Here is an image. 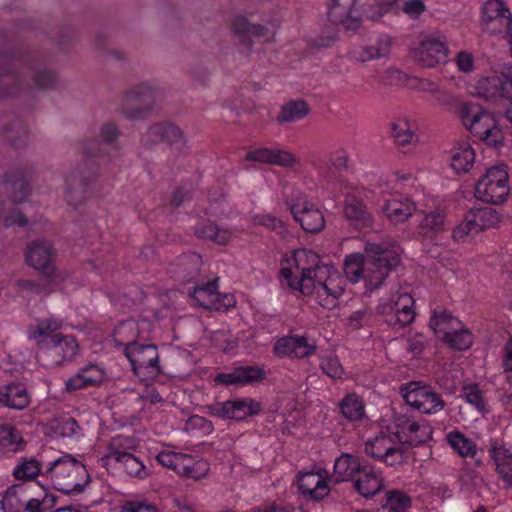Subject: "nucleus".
<instances>
[{"mask_svg": "<svg viewBox=\"0 0 512 512\" xmlns=\"http://www.w3.org/2000/svg\"><path fill=\"white\" fill-rule=\"evenodd\" d=\"M135 375L146 378L160 373L159 354L153 344L130 343L124 349Z\"/></svg>", "mask_w": 512, "mask_h": 512, "instance_id": "nucleus-18", "label": "nucleus"}, {"mask_svg": "<svg viewBox=\"0 0 512 512\" xmlns=\"http://www.w3.org/2000/svg\"><path fill=\"white\" fill-rule=\"evenodd\" d=\"M445 229V214L440 210L425 213L417 227L418 234L430 241L436 239Z\"/></svg>", "mask_w": 512, "mask_h": 512, "instance_id": "nucleus-34", "label": "nucleus"}, {"mask_svg": "<svg viewBox=\"0 0 512 512\" xmlns=\"http://www.w3.org/2000/svg\"><path fill=\"white\" fill-rule=\"evenodd\" d=\"M319 366L322 372L332 379H341L345 372L339 358L333 353L322 356Z\"/></svg>", "mask_w": 512, "mask_h": 512, "instance_id": "nucleus-59", "label": "nucleus"}, {"mask_svg": "<svg viewBox=\"0 0 512 512\" xmlns=\"http://www.w3.org/2000/svg\"><path fill=\"white\" fill-rule=\"evenodd\" d=\"M482 24L491 33H510L512 14L503 0H487L484 3Z\"/></svg>", "mask_w": 512, "mask_h": 512, "instance_id": "nucleus-21", "label": "nucleus"}, {"mask_svg": "<svg viewBox=\"0 0 512 512\" xmlns=\"http://www.w3.org/2000/svg\"><path fill=\"white\" fill-rule=\"evenodd\" d=\"M449 347L456 350H466L470 348L473 343L471 332L463 328L462 325L456 326L449 332H446L445 336L441 338Z\"/></svg>", "mask_w": 512, "mask_h": 512, "instance_id": "nucleus-49", "label": "nucleus"}, {"mask_svg": "<svg viewBox=\"0 0 512 512\" xmlns=\"http://www.w3.org/2000/svg\"><path fill=\"white\" fill-rule=\"evenodd\" d=\"M159 143H166L182 156L189 152L183 131L171 122L155 123L141 137V144L146 148H152Z\"/></svg>", "mask_w": 512, "mask_h": 512, "instance_id": "nucleus-15", "label": "nucleus"}, {"mask_svg": "<svg viewBox=\"0 0 512 512\" xmlns=\"http://www.w3.org/2000/svg\"><path fill=\"white\" fill-rule=\"evenodd\" d=\"M459 118L470 132L489 146L498 147L503 144L504 134L497 127L492 115L480 105L463 102L458 110Z\"/></svg>", "mask_w": 512, "mask_h": 512, "instance_id": "nucleus-4", "label": "nucleus"}, {"mask_svg": "<svg viewBox=\"0 0 512 512\" xmlns=\"http://www.w3.org/2000/svg\"><path fill=\"white\" fill-rule=\"evenodd\" d=\"M429 326L435 334L441 339L456 326H460V321L446 309L439 307L433 310L429 320Z\"/></svg>", "mask_w": 512, "mask_h": 512, "instance_id": "nucleus-40", "label": "nucleus"}, {"mask_svg": "<svg viewBox=\"0 0 512 512\" xmlns=\"http://www.w3.org/2000/svg\"><path fill=\"white\" fill-rule=\"evenodd\" d=\"M364 451L366 455L390 467L401 465L405 461L404 450L399 439L389 428L368 438Z\"/></svg>", "mask_w": 512, "mask_h": 512, "instance_id": "nucleus-11", "label": "nucleus"}, {"mask_svg": "<svg viewBox=\"0 0 512 512\" xmlns=\"http://www.w3.org/2000/svg\"><path fill=\"white\" fill-rule=\"evenodd\" d=\"M509 194V174L506 165L488 168L475 186L476 198L495 205L505 202Z\"/></svg>", "mask_w": 512, "mask_h": 512, "instance_id": "nucleus-10", "label": "nucleus"}, {"mask_svg": "<svg viewBox=\"0 0 512 512\" xmlns=\"http://www.w3.org/2000/svg\"><path fill=\"white\" fill-rule=\"evenodd\" d=\"M120 132L114 123H105L100 129V138H90L79 143V151L84 158V163L73 170L65 180V197L67 202L76 207L84 198L89 184L94 181L98 175L99 165L95 163L94 158L103 154H109L111 151L118 153L115 140Z\"/></svg>", "mask_w": 512, "mask_h": 512, "instance_id": "nucleus-1", "label": "nucleus"}, {"mask_svg": "<svg viewBox=\"0 0 512 512\" xmlns=\"http://www.w3.org/2000/svg\"><path fill=\"white\" fill-rule=\"evenodd\" d=\"M364 259V281L369 289H377L387 278L390 271L400 263L396 251L377 243L366 245Z\"/></svg>", "mask_w": 512, "mask_h": 512, "instance_id": "nucleus-5", "label": "nucleus"}, {"mask_svg": "<svg viewBox=\"0 0 512 512\" xmlns=\"http://www.w3.org/2000/svg\"><path fill=\"white\" fill-rule=\"evenodd\" d=\"M297 164V158L290 151L279 148L273 149L271 165H277L284 168H294Z\"/></svg>", "mask_w": 512, "mask_h": 512, "instance_id": "nucleus-64", "label": "nucleus"}, {"mask_svg": "<svg viewBox=\"0 0 512 512\" xmlns=\"http://www.w3.org/2000/svg\"><path fill=\"white\" fill-rule=\"evenodd\" d=\"M361 468L357 457L343 453L335 460L333 476L337 483L353 480Z\"/></svg>", "mask_w": 512, "mask_h": 512, "instance_id": "nucleus-36", "label": "nucleus"}, {"mask_svg": "<svg viewBox=\"0 0 512 512\" xmlns=\"http://www.w3.org/2000/svg\"><path fill=\"white\" fill-rule=\"evenodd\" d=\"M31 403V394L23 382L12 381L0 385V407L23 410Z\"/></svg>", "mask_w": 512, "mask_h": 512, "instance_id": "nucleus-27", "label": "nucleus"}, {"mask_svg": "<svg viewBox=\"0 0 512 512\" xmlns=\"http://www.w3.org/2000/svg\"><path fill=\"white\" fill-rule=\"evenodd\" d=\"M217 281H209L205 284L197 286L190 293L198 304L206 309H221L220 294L218 293Z\"/></svg>", "mask_w": 512, "mask_h": 512, "instance_id": "nucleus-38", "label": "nucleus"}, {"mask_svg": "<svg viewBox=\"0 0 512 512\" xmlns=\"http://www.w3.org/2000/svg\"><path fill=\"white\" fill-rule=\"evenodd\" d=\"M38 347L37 360L48 368L73 360L79 351L75 337L62 334H54L48 341H38Z\"/></svg>", "mask_w": 512, "mask_h": 512, "instance_id": "nucleus-12", "label": "nucleus"}, {"mask_svg": "<svg viewBox=\"0 0 512 512\" xmlns=\"http://www.w3.org/2000/svg\"><path fill=\"white\" fill-rule=\"evenodd\" d=\"M391 135L399 146L412 144L417 141V136L410 127L407 120L401 119L391 126Z\"/></svg>", "mask_w": 512, "mask_h": 512, "instance_id": "nucleus-55", "label": "nucleus"}, {"mask_svg": "<svg viewBox=\"0 0 512 512\" xmlns=\"http://www.w3.org/2000/svg\"><path fill=\"white\" fill-rule=\"evenodd\" d=\"M411 56L424 68H433L445 63L448 56L445 37H425L411 50Z\"/></svg>", "mask_w": 512, "mask_h": 512, "instance_id": "nucleus-20", "label": "nucleus"}, {"mask_svg": "<svg viewBox=\"0 0 512 512\" xmlns=\"http://www.w3.org/2000/svg\"><path fill=\"white\" fill-rule=\"evenodd\" d=\"M344 216L356 228L370 226L372 222L371 213L362 199L355 194H348L345 197Z\"/></svg>", "mask_w": 512, "mask_h": 512, "instance_id": "nucleus-31", "label": "nucleus"}, {"mask_svg": "<svg viewBox=\"0 0 512 512\" xmlns=\"http://www.w3.org/2000/svg\"><path fill=\"white\" fill-rule=\"evenodd\" d=\"M30 174L31 169L28 167L15 168L4 174L1 185L10 194L13 202L21 203L27 199L30 191L28 183Z\"/></svg>", "mask_w": 512, "mask_h": 512, "instance_id": "nucleus-24", "label": "nucleus"}, {"mask_svg": "<svg viewBox=\"0 0 512 512\" xmlns=\"http://www.w3.org/2000/svg\"><path fill=\"white\" fill-rule=\"evenodd\" d=\"M34 85L40 89H51L58 85L57 74L48 69L37 70L33 74Z\"/></svg>", "mask_w": 512, "mask_h": 512, "instance_id": "nucleus-61", "label": "nucleus"}, {"mask_svg": "<svg viewBox=\"0 0 512 512\" xmlns=\"http://www.w3.org/2000/svg\"><path fill=\"white\" fill-rule=\"evenodd\" d=\"M137 447V440L133 436L116 435L112 437L106 446V453L101 458V461L108 463L114 461L118 463L122 460L123 456H127Z\"/></svg>", "mask_w": 512, "mask_h": 512, "instance_id": "nucleus-33", "label": "nucleus"}, {"mask_svg": "<svg viewBox=\"0 0 512 512\" xmlns=\"http://www.w3.org/2000/svg\"><path fill=\"white\" fill-rule=\"evenodd\" d=\"M297 483L301 494L309 500L320 501L330 493L327 481L320 472H300Z\"/></svg>", "mask_w": 512, "mask_h": 512, "instance_id": "nucleus-25", "label": "nucleus"}, {"mask_svg": "<svg viewBox=\"0 0 512 512\" xmlns=\"http://www.w3.org/2000/svg\"><path fill=\"white\" fill-rule=\"evenodd\" d=\"M55 250L47 240H32L27 244L25 261L51 283L56 278L54 265Z\"/></svg>", "mask_w": 512, "mask_h": 512, "instance_id": "nucleus-19", "label": "nucleus"}, {"mask_svg": "<svg viewBox=\"0 0 512 512\" xmlns=\"http://www.w3.org/2000/svg\"><path fill=\"white\" fill-rule=\"evenodd\" d=\"M26 445L20 430L11 424H0V455L21 452Z\"/></svg>", "mask_w": 512, "mask_h": 512, "instance_id": "nucleus-35", "label": "nucleus"}, {"mask_svg": "<svg viewBox=\"0 0 512 512\" xmlns=\"http://www.w3.org/2000/svg\"><path fill=\"white\" fill-rule=\"evenodd\" d=\"M414 305L415 300L409 293L397 292L391 297L381 298L377 312L388 326L401 329L414 322Z\"/></svg>", "mask_w": 512, "mask_h": 512, "instance_id": "nucleus-8", "label": "nucleus"}, {"mask_svg": "<svg viewBox=\"0 0 512 512\" xmlns=\"http://www.w3.org/2000/svg\"><path fill=\"white\" fill-rule=\"evenodd\" d=\"M364 259L361 254H351L346 256L344 261V271L347 279L351 283H357L364 279Z\"/></svg>", "mask_w": 512, "mask_h": 512, "instance_id": "nucleus-58", "label": "nucleus"}, {"mask_svg": "<svg viewBox=\"0 0 512 512\" xmlns=\"http://www.w3.org/2000/svg\"><path fill=\"white\" fill-rule=\"evenodd\" d=\"M196 235L199 238L213 241L219 245H225L231 238V232L227 229H221L214 223H203L196 229Z\"/></svg>", "mask_w": 512, "mask_h": 512, "instance_id": "nucleus-50", "label": "nucleus"}, {"mask_svg": "<svg viewBox=\"0 0 512 512\" xmlns=\"http://www.w3.org/2000/svg\"><path fill=\"white\" fill-rule=\"evenodd\" d=\"M186 454L174 451H161L157 454L156 459L164 467L174 470L176 473Z\"/></svg>", "mask_w": 512, "mask_h": 512, "instance_id": "nucleus-62", "label": "nucleus"}, {"mask_svg": "<svg viewBox=\"0 0 512 512\" xmlns=\"http://www.w3.org/2000/svg\"><path fill=\"white\" fill-rule=\"evenodd\" d=\"M209 471L208 463L203 460H195L191 455L186 454L178 471L182 477L195 480L202 479Z\"/></svg>", "mask_w": 512, "mask_h": 512, "instance_id": "nucleus-46", "label": "nucleus"}, {"mask_svg": "<svg viewBox=\"0 0 512 512\" xmlns=\"http://www.w3.org/2000/svg\"><path fill=\"white\" fill-rule=\"evenodd\" d=\"M474 159L472 147L465 144L453 150L450 165L456 173H466L472 167Z\"/></svg>", "mask_w": 512, "mask_h": 512, "instance_id": "nucleus-47", "label": "nucleus"}, {"mask_svg": "<svg viewBox=\"0 0 512 512\" xmlns=\"http://www.w3.org/2000/svg\"><path fill=\"white\" fill-rule=\"evenodd\" d=\"M309 113L310 108L304 100H291L281 106L277 121L279 123H292L305 118Z\"/></svg>", "mask_w": 512, "mask_h": 512, "instance_id": "nucleus-41", "label": "nucleus"}, {"mask_svg": "<svg viewBox=\"0 0 512 512\" xmlns=\"http://www.w3.org/2000/svg\"><path fill=\"white\" fill-rule=\"evenodd\" d=\"M343 416L349 421H358L365 416L362 399L355 393L346 395L339 404Z\"/></svg>", "mask_w": 512, "mask_h": 512, "instance_id": "nucleus-45", "label": "nucleus"}, {"mask_svg": "<svg viewBox=\"0 0 512 512\" xmlns=\"http://www.w3.org/2000/svg\"><path fill=\"white\" fill-rule=\"evenodd\" d=\"M381 212L393 224L402 223L417 210L415 202L408 196L394 192L383 193Z\"/></svg>", "mask_w": 512, "mask_h": 512, "instance_id": "nucleus-23", "label": "nucleus"}, {"mask_svg": "<svg viewBox=\"0 0 512 512\" xmlns=\"http://www.w3.org/2000/svg\"><path fill=\"white\" fill-rule=\"evenodd\" d=\"M479 231L474 225V221L469 214H466L464 220L458 224L452 231V237L456 242L465 241L470 235L477 234Z\"/></svg>", "mask_w": 512, "mask_h": 512, "instance_id": "nucleus-60", "label": "nucleus"}, {"mask_svg": "<svg viewBox=\"0 0 512 512\" xmlns=\"http://www.w3.org/2000/svg\"><path fill=\"white\" fill-rule=\"evenodd\" d=\"M272 31L260 24H251L245 17L237 16L232 24V29L234 33L241 36L244 40L249 37L255 38H264L269 40L273 38L276 29L279 27V21L277 19H273L269 22Z\"/></svg>", "mask_w": 512, "mask_h": 512, "instance_id": "nucleus-30", "label": "nucleus"}, {"mask_svg": "<svg viewBox=\"0 0 512 512\" xmlns=\"http://www.w3.org/2000/svg\"><path fill=\"white\" fill-rule=\"evenodd\" d=\"M265 378V372L257 366H239L230 372L218 373L214 382L223 386H244L254 382L262 381Z\"/></svg>", "mask_w": 512, "mask_h": 512, "instance_id": "nucleus-26", "label": "nucleus"}, {"mask_svg": "<svg viewBox=\"0 0 512 512\" xmlns=\"http://www.w3.org/2000/svg\"><path fill=\"white\" fill-rule=\"evenodd\" d=\"M474 225L478 231H482L489 228H494L501 221V215L495 208L492 207H479L473 208L469 211Z\"/></svg>", "mask_w": 512, "mask_h": 512, "instance_id": "nucleus-43", "label": "nucleus"}, {"mask_svg": "<svg viewBox=\"0 0 512 512\" xmlns=\"http://www.w3.org/2000/svg\"><path fill=\"white\" fill-rule=\"evenodd\" d=\"M207 414L222 420L242 421L262 411L260 402L251 397H238L217 401L205 407Z\"/></svg>", "mask_w": 512, "mask_h": 512, "instance_id": "nucleus-14", "label": "nucleus"}, {"mask_svg": "<svg viewBox=\"0 0 512 512\" xmlns=\"http://www.w3.org/2000/svg\"><path fill=\"white\" fill-rule=\"evenodd\" d=\"M395 435L399 443L419 446L432 438L433 429L425 419H416L407 414H396L393 419Z\"/></svg>", "mask_w": 512, "mask_h": 512, "instance_id": "nucleus-17", "label": "nucleus"}, {"mask_svg": "<svg viewBox=\"0 0 512 512\" xmlns=\"http://www.w3.org/2000/svg\"><path fill=\"white\" fill-rule=\"evenodd\" d=\"M467 403L474 406L479 412H487V405L484 400V393L477 383H468L463 385L460 395Z\"/></svg>", "mask_w": 512, "mask_h": 512, "instance_id": "nucleus-56", "label": "nucleus"}, {"mask_svg": "<svg viewBox=\"0 0 512 512\" xmlns=\"http://www.w3.org/2000/svg\"><path fill=\"white\" fill-rule=\"evenodd\" d=\"M22 81V76L18 75L11 64L4 62L0 65V98L11 95L14 93L13 88L9 86L19 84Z\"/></svg>", "mask_w": 512, "mask_h": 512, "instance_id": "nucleus-57", "label": "nucleus"}, {"mask_svg": "<svg viewBox=\"0 0 512 512\" xmlns=\"http://www.w3.org/2000/svg\"><path fill=\"white\" fill-rule=\"evenodd\" d=\"M353 8L343 6L332 1L328 9V18L334 24H341L346 29H351L356 24V19L352 16Z\"/></svg>", "mask_w": 512, "mask_h": 512, "instance_id": "nucleus-54", "label": "nucleus"}, {"mask_svg": "<svg viewBox=\"0 0 512 512\" xmlns=\"http://www.w3.org/2000/svg\"><path fill=\"white\" fill-rule=\"evenodd\" d=\"M316 341L307 335H288L276 341L273 353L278 357L307 358L315 354Z\"/></svg>", "mask_w": 512, "mask_h": 512, "instance_id": "nucleus-22", "label": "nucleus"}, {"mask_svg": "<svg viewBox=\"0 0 512 512\" xmlns=\"http://www.w3.org/2000/svg\"><path fill=\"white\" fill-rule=\"evenodd\" d=\"M309 293H301L303 296H313L316 302L324 309L332 310L339 304V299L344 293V280L339 273L329 266L322 268L315 280H312Z\"/></svg>", "mask_w": 512, "mask_h": 512, "instance_id": "nucleus-9", "label": "nucleus"}, {"mask_svg": "<svg viewBox=\"0 0 512 512\" xmlns=\"http://www.w3.org/2000/svg\"><path fill=\"white\" fill-rule=\"evenodd\" d=\"M448 444L462 457H473L476 448L473 442L459 431H451L446 436Z\"/></svg>", "mask_w": 512, "mask_h": 512, "instance_id": "nucleus-52", "label": "nucleus"}, {"mask_svg": "<svg viewBox=\"0 0 512 512\" xmlns=\"http://www.w3.org/2000/svg\"><path fill=\"white\" fill-rule=\"evenodd\" d=\"M56 503V496L44 493V496L32 498L23 484H13L0 494V509L3 512H46Z\"/></svg>", "mask_w": 512, "mask_h": 512, "instance_id": "nucleus-7", "label": "nucleus"}, {"mask_svg": "<svg viewBox=\"0 0 512 512\" xmlns=\"http://www.w3.org/2000/svg\"><path fill=\"white\" fill-rule=\"evenodd\" d=\"M43 475L51 480L55 489L65 494L81 493L90 482L86 466L69 454L49 462Z\"/></svg>", "mask_w": 512, "mask_h": 512, "instance_id": "nucleus-3", "label": "nucleus"}, {"mask_svg": "<svg viewBox=\"0 0 512 512\" xmlns=\"http://www.w3.org/2000/svg\"><path fill=\"white\" fill-rule=\"evenodd\" d=\"M138 335V327L135 321L126 320L121 322L113 331V340L117 346H124L125 348L130 343H137L135 341Z\"/></svg>", "mask_w": 512, "mask_h": 512, "instance_id": "nucleus-51", "label": "nucleus"}, {"mask_svg": "<svg viewBox=\"0 0 512 512\" xmlns=\"http://www.w3.org/2000/svg\"><path fill=\"white\" fill-rule=\"evenodd\" d=\"M42 465L35 457H22L13 468L12 475L21 481H32L43 475Z\"/></svg>", "mask_w": 512, "mask_h": 512, "instance_id": "nucleus-42", "label": "nucleus"}, {"mask_svg": "<svg viewBox=\"0 0 512 512\" xmlns=\"http://www.w3.org/2000/svg\"><path fill=\"white\" fill-rule=\"evenodd\" d=\"M157 95L156 85L148 82L139 83L127 91L120 111L128 118H140L153 108Z\"/></svg>", "mask_w": 512, "mask_h": 512, "instance_id": "nucleus-16", "label": "nucleus"}, {"mask_svg": "<svg viewBox=\"0 0 512 512\" xmlns=\"http://www.w3.org/2000/svg\"><path fill=\"white\" fill-rule=\"evenodd\" d=\"M106 379V371L97 364L90 363L82 367L66 382L69 391L100 385Z\"/></svg>", "mask_w": 512, "mask_h": 512, "instance_id": "nucleus-29", "label": "nucleus"}, {"mask_svg": "<svg viewBox=\"0 0 512 512\" xmlns=\"http://www.w3.org/2000/svg\"><path fill=\"white\" fill-rule=\"evenodd\" d=\"M477 94L487 101L506 99V87L503 77L490 76L482 78L476 85Z\"/></svg>", "mask_w": 512, "mask_h": 512, "instance_id": "nucleus-37", "label": "nucleus"}, {"mask_svg": "<svg viewBox=\"0 0 512 512\" xmlns=\"http://www.w3.org/2000/svg\"><path fill=\"white\" fill-rule=\"evenodd\" d=\"M62 327V321L56 317H47L43 319H38L35 326H31L29 328V338L38 341H47L46 339H42L45 337H51L56 334Z\"/></svg>", "mask_w": 512, "mask_h": 512, "instance_id": "nucleus-44", "label": "nucleus"}, {"mask_svg": "<svg viewBox=\"0 0 512 512\" xmlns=\"http://www.w3.org/2000/svg\"><path fill=\"white\" fill-rule=\"evenodd\" d=\"M280 274L286 284L300 293H309L312 280L318 277L322 268L330 265L322 263L319 255L313 250L297 249L291 255L281 260Z\"/></svg>", "mask_w": 512, "mask_h": 512, "instance_id": "nucleus-2", "label": "nucleus"}, {"mask_svg": "<svg viewBox=\"0 0 512 512\" xmlns=\"http://www.w3.org/2000/svg\"><path fill=\"white\" fill-rule=\"evenodd\" d=\"M285 203L294 220L303 230L317 233L325 226L323 213L316 205L308 200V196L300 188L292 186L285 195Z\"/></svg>", "mask_w": 512, "mask_h": 512, "instance_id": "nucleus-6", "label": "nucleus"}, {"mask_svg": "<svg viewBox=\"0 0 512 512\" xmlns=\"http://www.w3.org/2000/svg\"><path fill=\"white\" fill-rule=\"evenodd\" d=\"M356 491L365 498L373 497L385 487L381 470L370 465H364L354 479Z\"/></svg>", "mask_w": 512, "mask_h": 512, "instance_id": "nucleus-28", "label": "nucleus"}, {"mask_svg": "<svg viewBox=\"0 0 512 512\" xmlns=\"http://www.w3.org/2000/svg\"><path fill=\"white\" fill-rule=\"evenodd\" d=\"M391 39L387 35L379 36L374 43L354 52L353 57L360 62H368L387 56L391 49Z\"/></svg>", "mask_w": 512, "mask_h": 512, "instance_id": "nucleus-39", "label": "nucleus"}, {"mask_svg": "<svg viewBox=\"0 0 512 512\" xmlns=\"http://www.w3.org/2000/svg\"><path fill=\"white\" fill-rule=\"evenodd\" d=\"M384 509L387 512H407L412 506V498L400 489H392L385 493Z\"/></svg>", "mask_w": 512, "mask_h": 512, "instance_id": "nucleus-48", "label": "nucleus"}, {"mask_svg": "<svg viewBox=\"0 0 512 512\" xmlns=\"http://www.w3.org/2000/svg\"><path fill=\"white\" fill-rule=\"evenodd\" d=\"M400 394L407 405L423 414H436L445 406L442 396L421 382L411 381L403 384L400 387Z\"/></svg>", "mask_w": 512, "mask_h": 512, "instance_id": "nucleus-13", "label": "nucleus"}, {"mask_svg": "<svg viewBox=\"0 0 512 512\" xmlns=\"http://www.w3.org/2000/svg\"><path fill=\"white\" fill-rule=\"evenodd\" d=\"M116 464L130 477L144 479L149 475V469L143 461L132 453L123 456L122 460Z\"/></svg>", "mask_w": 512, "mask_h": 512, "instance_id": "nucleus-53", "label": "nucleus"}, {"mask_svg": "<svg viewBox=\"0 0 512 512\" xmlns=\"http://www.w3.org/2000/svg\"><path fill=\"white\" fill-rule=\"evenodd\" d=\"M16 286L22 293L26 292L30 295H48L51 292L47 284L38 283L28 279L17 280Z\"/></svg>", "mask_w": 512, "mask_h": 512, "instance_id": "nucleus-63", "label": "nucleus"}, {"mask_svg": "<svg viewBox=\"0 0 512 512\" xmlns=\"http://www.w3.org/2000/svg\"><path fill=\"white\" fill-rule=\"evenodd\" d=\"M499 477L506 488H512V452L504 445L494 442L489 449Z\"/></svg>", "mask_w": 512, "mask_h": 512, "instance_id": "nucleus-32", "label": "nucleus"}]
</instances>
